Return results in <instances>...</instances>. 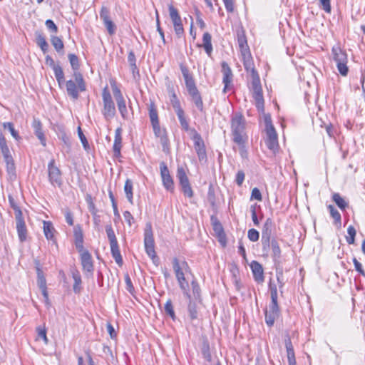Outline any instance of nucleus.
Wrapping results in <instances>:
<instances>
[{
  "instance_id": "obj_1",
  "label": "nucleus",
  "mask_w": 365,
  "mask_h": 365,
  "mask_svg": "<svg viewBox=\"0 0 365 365\" xmlns=\"http://www.w3.org/2000/svg\"><path fill=\"white\" fill-rule=\"evenodd\" d=\"M231 129L233 141L240 146H244L247 140L245 133V119L240 113H235L231 119Z\"/></svg>"
},
{
  "instance_id": "obj_2",
  "label": "nucleus",
  "mask_w": 365,
  "mask_h": 365,
  "mask_svg": "<svg viewBox=\"0 0 365 365\" xmlns=\"http://www.w3.org/2000/svg\"><path fill=\"white\" fill-rule=\"evenodd\" d=\"M67 95L76 101L79 98V93L86 91V84L81 72L73 73V78L65 81Z\"/></svg>"
},
{
  "instance_id": "obj_3",
  "label": "nucleus",
  "mask_w": 365,
  "mask_h": 365,
  "mask_svg": "<svg viewBox=\"0 0 365 365\" xmlns=\"http://www.w3.org/2000/svg\"><path fill=\"white\" fill-rule=\"evenodd\" d=\"M0 150L3 155L4 161L6 164V171L8 180L16 181V168L12 156L10 154L9 148L7 145L6 140L4 135L0 132Z\"/></svg>"
},
{
  "instance_id": "obj_4",
  "label": "nucleus",
  "mask_w": 365,
  "mask_h": 365,
  "mask_svg": "<svg viewBox=\"0 0 365 365\" xmlns=\"http://www.w3.org/2000/svg\"><path fill=\"white\" fill-rule=\"evenodd\" d=\"M264 124L266 132L265 144L272 153H275L279 148L278 136L269 115H264Z\"/></svg>"
},
{
  "instance_id": "obj_5",
  "label": "nucleus",
  "mask_w": 365,
  "mask_h": 365,
  "mask_svg": "<svg viewBox=\"0 0 365 365\" xmlns=\"http://www.w3.org/2000/svg\"><path fill=\"white\" fill-rule=\"evenodd\" d=\"M252 96L255 101V106L259 112L264 113V98L261 86L260 79L256 70H252Z\"/></svg>"
},
{
  "instance_id": "obj_6",
  "label": "nucleus",
  "mask_w": 365,
  "mask_h": 365,
  "mask_svg": "<svg viewBox=\"0 0 365 365\" xmlns=\"http://www.w3.org/2000/svg\"><path fill=\"white\" fill-rule=\"evenodd\" d=\"M144 245L145 252L151 258L153 262L155 264H158L159 259L156 255L155 250V242L153 237V233L152 230V225L150 223L146 224L144 231Z\"/></svg>"
},
{
  "instance_id": "obj_7",
  "label": "nucleus",
  "mask_w": 365,
  "mask_h": 365,
  "mask_svg": "<svg viewBox=\"0 0 365 365\" xmlns=\"http://www.w3.org/2000/svg\"><path fill=\"white\" fill-rule=\"evenodd\" d=\"M102 99L103 105L102 114L107 120H109L115 115L116 110L114 101L108 87H105L103 89Z\"/></svg>"
},
{
  "instance_id": "obj_8",
  "label": "nucleus",
  "mask_w": 365,
  "mask_h": 365,
  "mask_svg": "<svg viewBox=\"0 0 365 365\" xmlns=\"http://www.w3.org/2000/svg\"><path fill=\"white\" fill-rule=\"evenodd\" d=\"M332 52L334 55V60L336 63L337 68L341 75L346 76L348 73L349 69L346 66L347 56L346 53L341 51L339 47L333 48Z\"/></svg>"
},
{
  "instance_id": "obj_9",
  "label": "nucleus",
  "mask_w": 365,
  "mask_h": 365,
  "mask_svg": "<svg viewBox=\"0 0 365 365\" xmlns=\"http://www.w3.org/2000/svg\"><path fill=\"white\" fill-rule=\"evenodd\" d=\"M280 310L277 299H271L268 309H265V322L269 327H272L275 320L279 317Z\"/></svg>"
},
{
  "instance_id": "obj_10",
  "label": "nucleus",
  "mask_w": 365,
  "mask_h": 365,
  "mask_svg": "<svg viewBox=\"0 0 365 365\" xmlns=\"http://www.w3.org/2000/svg\"><path fill=\"white\" fill-rule=\"evenodd\" d=\"M192 135L190 136L194 142V148L200 162L206 160L207 154L204 141L197 130H192Z\"/></svg>"
},
{
  "instance_id": "obj_11",
  "label": "nucleus",
  "mask_w": 365,
  "mask_h": 365,
  "mask_svg": "<svg viewBox=\"0 0 365 365\" xmlns=\"http://www.w3.org/2000/svg\"><path fill=\"white\" fill-rule=\"evenodd\" d=\"M81 262L87 278L92 277L93 274V264L91 255L88 251H83L81 253Z\"/></svg>"
},
{
  "instance_id": "obj_12",
  "label": "nucleus",
  "mask_w": 365,
  "mask_h": 365,
  "mask_svg": "<svg viewBox=\"0 0 365 365\" xmlns=\"http://www.w3.org/2000/svg\"><path fill=\"white\" fill-rule=\"evenodd\" d=\"M37 274V284L41 291L42 295L44 298V302L47 305H49L48 294L47 292L46 280L44 277L43 272L38 267H36Z\"/></svg>"
},
{
  "instance_id": "obj_13",
  "label": "nucleus",
  "mask_w": 365,
  "mask_h": 365,
  "mask_svg": "<svg viewBox=\"0 0 365 365\" xmlns=\"http://www.w3.org/2000/svg\"><path fill=\"white\" fill-rule=\"evenodd\" d=\"M100 18L103 21L109 34L112 35L115 34L116 27L110 18V12L108 8L102 7L100 12Z\"/></svg>"
},
{
  "instance_id": "obj_14",
  "label": "nucleus",
  "mask_w": 365,
  "mask_h": 365,
  "mask_svg": "<svg viewBox=\"0 0 365 365\" xmlns=\"http://www.w3.org/2000/svg\"><path fill=\"white\" fill-rule=\"evenodd\" d=\"M272 225V220L270 218H267L263 225L262 232V243L264 248L269 247Z\"/></svg>"
},
{
  "instance_id": "obj_15",
  "label": "nucleus",
  "mask_w": 365,
  "mask_h": 365,
  "mask_svg": "<svg viewBox=\"0 0 365 365\" xmlns=\"http://www.w3.org/2000/svg\"><path fill=\"white\" fill-rule=\"evenodd\" d=\"M15 220L19 239L21 242H24L27 239L28 230L23 215L16 217Z\"/></svg>"
},
{
  "instance_id": "obj_16",
  "label": "nucleus",
  "mask_w": 365,
  "mask_h": 365,
  "mask_svg": "<svg viewBox=\"0 0 365 365\" xmlns=\"http://www.w3.org/2000/svg\"><path fill=\"white\" fill-rule=\"evenodd\" d=\"M222 73L223 74L222 82L225 84L223 91L225 93L232 81V72L229 65L223 61L221 64Z\"/></svg>"
},
{
  "instance_id": "obj_17",
  "label": "nucleus",
  "mask_w": 365,
  "mask_h": 365,
  "mask_svg": "<svg viewBox=\"0 0 365 365\" xmlns=\"http://www.w3.org/2000/svg\"><path fill=\"white\" fill-rule=\"evenodd\" d=\"M155 135L160 139V142L163 145L164 151L168 148L169 140L167 136V133L165 129H162L160 127V123L152 125Z\"/></svg>"
},
{
  "instance_id": "obj_18",
  "label": "nucleus",
  "mask_w": 365,
  "mask_h": 365,
  "mask_svg": "<svg viewBox=\"0 0 365 365\" xmlns=\"http://www.w3.org/2000/svg\"><path fill=\"white\" fill-rule=\"evenodd\" d=\"M250 267L255 280L258 283L262 282L264 281V271L262 264L257 261H252Z\"/></svg>"
},
{
  "instance_id": "obj_19",
  "label": "nucleus",
  "mask_w": 365,
  "mask_h": 365,
  "mask_svg": "<svg viewBox=\"0 0 365 365\" xmlns=\"http://www.w3.org/2000/svg\"><path fill=\"white\" fill-rule=\"evenodd\" d=\"M173 267L176 278L182 277L184 271H186L189 267L185 261L180 262L177 258L173 259Z\"/></svg>"
},
{
  "instance_id": "obj_20",
  "label": "nucleus",
  "mask_w": 365,
  "mask_h": 365,
  "mask_svg": "<svg viewBox=\"0 0 365 365\" xmlns=\"http://www.w3.org/2000/svg\"><path fill=\"white\" fill-rule=\"evenodd\" d=\"M48 177L51 182H58L61 178L60 170L55 165V160L52 159L48 165Z\"/></svg>"
},
{
  "instance_id": "obj_21",
  "label": "nucleus",
  "mask_w": 365,
  "mask_h": 365,
  "mask_svg": "<svg viewBox=\"0 0 365 365\" xmlns=\"http://www.w3.org/2000/svg\"><path fill=\"white\" fill-rule=\"evenodd\" d=\"M180 70L185 80L187 91L197 88L195 80L192 76L190 73L188 68L186 66L181 65Z\"/></svg>"
},
{
  "instance_id": "obj_22",
  "label": "nucleus",
  "mask_w": 365,
  "mask_h": 365,
  "mask_svg": "<svg viewBox=\"0 0 365 365\" xmlns=\"http://www.w3.org/2000/svg\"><path fill=\"white\" fill-rule=\"evenodd\" d=\"M187 92H188L189 95L191 96L192 101H193V103H195L196 107L201 112H202L204 110L203 102H202V97L200 96V93L197 88L187 90Z\"/></svg>"
},
{
  "instance_id": "obj_23",
  "label": "nucleus",
  "mask_w": 365,
  "mask_h": 365,
  "mask_svg": "<svg viewBox=\"0 0 365 365\" xmlns=\"http://www.w3.org/2000/svg\"><path fill=\"white\" fill-rule=\"evenodd\" d=\"M122 129L121 128H118L115 131V140L113 146V150L114 152L115 156L120 155V150L122 147Z\"/></svg>"
},
{
  "instance_id": "obj_24",
  "label": "nucleus",
  "mask_w": 365,
  "mask_h": 365,
  "mask_svg": "<svg viewBox=\"0 0 365 365\" xmlns=\"http://www.w3.org/2000/svg\"><path fill=\"white\" fill-rule=\"evenodd\" d=\"M284 341L289 365H297L294 348L289 336H287Z\"/></svg>"
},
{
  "instance_id": "obj_25",
  "label": "nucleus",
  "mask_w": 365,
  "mask_h": 365,
  "mask_svg": "<svg viewBox=\"0 0 365 365\" xmlns=\"http://www.w3.org/2000/svg\"><path fill=\"white\" fill-rule=\"evenodd\" d=\"M32 127L37 138L40 140L43 145H46V140L42 130V125L39 120L34 118L32 123Z\"/></svg>"
},
{
  "instance_id": "obj_26",
  "label": "nucleus",
  "mask_w": 365,
  "mask_h": 365,
  "mask_svg": "<svg viewBox=\"0 0 365 365\" xmlns=\"http://www.w3.org/2000/svg\"><path fill=\"white\" fill-rule=\"evenodd\" d=\"M43 230L46 238L48 240L54 241V232H56L53 224L50 221H43Z\"/></svg>"
},
{
  "instance_id": "obj_27",
  "label": "nucleus",
  "mask_w": 365,
  "mask_h": 365,
  "mask_svg": "<svg viewBox=\"0 0 365 365\" xmlns=\"http://www.w3.org/2000/svg\"><path fill=\"white\" fill-rule=\"evenodd\" d=\"M272 247V257L275 264H279L281 262V250L278 242L275 240L270 241Z\"/></svg>"
},
{
  "instance_id": "obj_28",
  "label": "nucleus",
  "mask_w": 365,
  "mask_h": 365,
  "mask_svg": "<svg viewBox=\"0 0 365 365\" xmlns=\"http://www.w3.org/2000/svg\"><path fill=\"white\" fill-rule=\"evenodd\" d=\"M168 10H169L170 17L173 24V26H176L177 24H181L182 19L178 13V9L176 8H175L172 4H170L168 6Z\"/></svg>"
},
{
  "instance_id": "obj_29",
  "label": "nucleus",
  "mask_w": 365,
  "mask_h": 365,
  "mask_svg": "<svg viewBox=\"0 0 365 365\" xmlns=\"http://www.w3.org/2000/svg\"><path fill=\"white\" fill-rule=\"evenodd\" d=\"M168 10H169L170 17L173 24V26H176L177 24H181L182 19L178 13V9L176 8H175L172 4H170L168 6Z\"/></svg>"
},
{
  "instance_id": "obj_30",
  "label": "nucleus",
  "mask_w": 365,
  "mask_h": 365,
  "mask_svg": "<svg viewBox=\"0 0 365 365\" xmlns=\"http://www.w3.org/2000/svg\"><path fill=\"white\" fill-rule=\"evenodd\" d=\"M203 44L202 46L207 53V54L210 56L212 52V36L208 32H205L203 34L202 37Z\"/></svg>"
},
{
  "instance_id": "obj_31",
  "label": "nucleus",
  "mask_w": 365,
  "mask_h": 365,
  "mask_svg": "<svg viewBox=\"0 0 365 365\" xmlns=\"http://www.w3.org/2000/svg\"><path fill=\"white\" fill-rule=\"evenodd\" d=\"M110 245V252L113 257L114 258L115 262L118 265H121L123 264V259L120 252L119 246L118 242L111 243Z\"/></svg>"
},
{
  "instance_id": "obj_32",
  "label": "nucleus",
  "mask_w": 365,
  "mask_h": 365,
  "mask_svg": "<svg viewBox=\"0 0 365 365\" xmlns=\"http://www.w3.org/2000/svg\"><path fill=\"white\" fill-rule=\"evenodd\" d=\"M160 170L163 182H173V180L170 175L168 166L165 162L160 163Z\"/></svg>"
},
{
  "instance_id": "obj_33",
  "label": "nucleus",
  "mask_w": 365,
  "mask_h": 365,
  "mask_svg": "<svg viewBox=\"0 0 365 365\" xmlns=\"http://www.w3.org/2000/svg\"><path fill=\"white\" fill-rule=\"evenodd\" d=\"M177 115H178V120L180 121V125H181L182 128L185 131L188 133V134L190 136H192V130H196L195 128H190L189 123H188L187 120L185 118V113H182L178 114Z\"/></svg>"
},
{
  "instance_id": "obj_34",
  "label": "nucleus",
  "mask_w": 365,
  "mask_h": 365,
  "mask_svg": "<svg viewBox=\"0 0 365 365\" xmlns=\"http://www.w3.org/2000/svg\"><path fill=\"white\" fill-rule=\"evenodd\" d=\"M53 71L58 84L61 88L66 81L63 71L60 65L53 68Z\"/></svg>"
},
{
  "instance_id": "obj_35",
  "label": "nucleus",
  "mask_w": 365,
  "mask_h": 365,
  "mask_svg": "<svg viewBox=\"0 0 365 365\" xmlns=\"http://www.w3.org/2000/svg\"><path fill=\"white\" fill-rule=\"evenodd\" d=\"M188 170L185 165L179 166L177 170V177L179 182H188V178L187 175Z\"/></svg>"
},
{
  "instance_id": "obj_36",
  "label": "nucleus",
  "mask_w": 365,
  "mask_h": 365,
  "mask_svg": "<svg viewBox=\"0 0 365 365\" xmlns=\"http://www.w3.org/2000/svg\"><path fill=\"white\" fill-rule=\"evenodd\" d=\"M75 245L78 251L81 253L83 251V237L81 230H75Z\"/></svg>"
},
{
  "instance_id": "obj_37",
  "label": "nucleus",
  "mask_w": 365,
  "mask_h": 365,
  "mask_svg": "<svg viewBox=\"0 0 365 365\" xmlns=\"http://www.w3.org/2000/svg\"><path fill=\"white\" fill-rule=\"evenodd\" d=\"M72 277L74 280L73 284V291L75 293H79L81 291V277L78 270H74L72 272Z\"/></svg>"
},
{
  "instance_id": "obj_38",
  "label": "nucleus",
  "mask_w": 365,
  "mask_h": 365,
  "mask_svg": "<svg viewBox=\"0 0 365 365\" xmlns=\"http://www.w3.org/2000/svg\"><path fill=\"white\" fill-rule=\"evenodd\" d=\"M149 117L152 125L159 124L158 111L154 103H151L149 106Z\"/></svg>"
},
{
  "instance_id": "obj_39",
  "label": "nucleus",
  "mask_w": 365,
  "mask_h": 365,
  "mask_svg": "<svg viewBox=\"0 0 365 365\" xmlns=\"http://www.w3.org/2000/svg\"><path fill=\"white\" fill-rule=\"evenodd\" d=\"M331 216L334 220V223L336 226H340L341 223V215L339 211L331 205L328 206Z\"/></svg>"
},
{
  "instance_id": "obj_40",
  "label": "nucleus",
  "mask_w": 365,
  "mask_h": 365,
  "mask_svg": "<svg viewBox=\"0 0 365 365\" xmlns=\"http://www.w3.org/2000/svg\"><path fill=\"white\" fill-rule=\"evenodd\" d=\"M189 299L188 303V313L189 317L192 320L196 319L197 318V306L195 302L192 301L191 297Z\"/></svg>"
},
{
  "instance_id": "obj_41",
  "label": "nucleus",
  "mask_w": 365,
  "mask_h": 365,
  "mask_svg": "<svg viewBox=\"0 0 365 365\" xmlns=\"http://www.w3.org/2000/svg\"><path fill=\"white\" fill-rule=\"evenodd\" d=\"M177 280L179 283L180 289L183 291L184 294L186 296L187 299L190 298V294L188 292V282L185 279V274L182 275V277L177 278Z\"/></svg>"
},
{
  "instance_id": "obj_42",
  "label": "nucleus",
  "mask_w": 365,
  "mask_h": 365,
  "mask_svg": "<svg viewBox=\"0 0 365 365\" xmlns=\"http://www.w3.org/2000/svg\"><path fill=\"white\" fill-rule=\"evenodd\" d=\"M128 61L129 63L130 69L133 74H135V72L138 73V69L136 66V58L135 53L133 51H130L128 56Z\"/></svg>"
},
{
  "instance_id": "obj_43",
  "label": "nucleus",
  "mask_w": 365,
  "mask_h": 365,
  "mask_svg": "<svg viewBox=\"0 0 365 365\" xmlns=\"http://www.w3.org/2000/svg\"><path fill=\"white\" fill-rule=\"evenodd\" d=\"M68 58L71 63V68L73 71V73L79 72L78 69L80 67V64L78 56L73 53H70L68 54Z\"/></svg>"
},
{
  "instance_id": "obj_44",
  "label": "nucleus",
  "mask_w": 365,
  "mask_h": 365,
  "mask_svg": "<svg viewBox=\"0 0 365 365\" xmlns=\"http://www.w3.org/2000/svg\"><path fill=\"white\" fill-rule=\"evenodd\" d=\"M9 202L11 207L14 210L15 217H19V215H23L22 211L20 207L17 205L16 202L14 199V197L9 195Z\"/></svg>"
},
{
  "instance_id": "obj_45",
  "label": "nucleus",
  "mask_w": 365,
  "mask_h": 365,
  "mask_svg": "<svg viewBox=\"0 0 365 365\" xmlns=\"http://www.w3.org/2000/svg\"><path fill=\"white\" fill-rule=\"evenodd\" d=\"M332 200L341 210H345L347 207V203L339 193H334L332 195Z\"/></svg>"
},
{
  "instance_id": "obj_46",
  "label": "nucleus",
  "mask_w": 365,
  "mask_h": 365,
  "mask_svg": "<svg viewBox=\"0 0 365 365\" xmlns=\"http://www.w3.org/2000/svg\"><path fill=\"white\" fill-rule=\"evenodd\" d=\"M51 42L57 52H60L63 48L62 40L56 36H51Z\"/></svg>"
},
{
  "instance_id": "obj_47",
  "label": "nucleus",
  "mask_w": 365,
  "mask_h": 365,
  "mask_svg": "<svg viewBox=\"0 0 365 365\" xmlns=\"http://www.w3.org/2000/svg\"><path fill=\"white\" fill-rule=\"evenodd\" d=\"M211 220L214 231L219 237H221L222 235H224V230L221 223L213 217H211Z\"/></svg>"
},
{
  "instance_id": "obj_48",
  "label": "nucleus",
  "mask_w": 365,
  "mask_h": 365,
  "mask_svg": "<svg viewBox=\"0 0 365 365\" xmlns=\"http://www.w3.org/2000/svg\"><path fill=\"white\" fill-rule=\"evenodd\" d=\"M86 203L88 205V210L90 211V212L93 215H96V214H97V209H96V207L95 206V204L93 202V200L91 195L86 194Z\"/></svg>"
},
{
  "instance_id": "obj_49",
  "label": "nucleus",
  "mask_w": 365,
  "mask_h": 365,
  "mask_svg": "<svg viewBox=\"0 0 365 365\" xmlns=\"http://www.w3.org/2000/svg\"><path fill=\"white\" fill-rule=\"evenodd\" d=\"M349 236L346 237V242L349 245H353L355 242V236L356 234V229L354 226L350 225L347 229Z\"/></svg>"
},
{
  "instance_id": "obj_50",
  "label": "nucleus",
  "mask_w": 365,
  "mask_h": 365,
  "mask_svg": "<svg viewBox=\"0 0 365 365\" xmlns=\"http://www.w3.org/2000/svg\"><path fill=\"white\" fill-rule=\"evenodd\" d=\"M106 232L107 237H108L110 244L118 242L117 238L115 237L114 230H113L111 225H107L106 226Z\"/></svg>"
},
{
  "instance_id": "obj_51",
  "label": "nucleus",
  "mask_w": 365,
  "mask_h": 365,
  "mask_svg": "<svg viewBox=\"0 0 365 365\" xmlns=\"http://www.w3.org/2000/svg\"><path fill=\"white\" fill-rule=\"evenodd\" d=\"M3 126L5 129H8L14 138L19 140L21 138L19 135L18 132L14 129V124L10 122L3 123Z\"/></svg>"
},
{
  "instance_id": "obj_52",
  "label": "nucleus",
  "mask_w": 365,
  "mask_h": 365,
  "mask_svg": "<svg viewBox=\"0 0 365 365\" xmlns=\"http://www.w3.org/2000/svg\"><path fill=\"white\" fill-rule=\"evenodd\" d=\"M117 106L122 118L125 119L127 118L128 111L125 99L117 101Z\"/></svg>"
},
{
  "instance_id": "obj_53",
  "label": "nucleus",
  "mask_w": 365,
  "mask_h": 365,
  "mask_svg": "<svg viewBox=\"0 0 365 365\" xmlns=\"http://www.w3.org/2000/svg\"><path fill=\"white\" fill-rule=\"evenodd\" d=\"M244 67L247 71H250L251 75L252 74V70H255L253 67V63L250 59L249 53H244Z\"/></svg>"
},
{
  "instance_id": "obj_54",
  "label": "nucleus",
  "mask_w": 365,
  "mask_h": 365,
  "mask_svg": "<svg viewBox=\"0 0 365 365\" xmlns=\"http://www.w3.org/2000/svg\"><path fill=\"white\" fill-rule=\"evenodd\" d=\"M165 312L167 315L170 316L173 320L175 319V314L173 309L172 301L168 300L165 304Z\"/></svg>"
},
{
  "instance_id": "obj_55",
  "label": "nucleus",
  "mask_w": 365,
  "mask_h": 365,
  "mask_svg": "<svg viewBox=\"0 0 365 365\" xmlns=\"http://www.w3.org/2000/svg\"><path fill=\"white\" fill-rule=\"evenodd\" d=\"M269 290L270 292L271 299H277L278 294L277 284L272 279H270L269 282Z\"/></svg>"
},
{
  "instance_id": "obj_56",
  "label": "nucleus",
  "mask_w": 365,
  "mask_h": 365,
  "mask_svg": "<svg viewBox=\"0 0 365 365\" xmlns=\"http://www.w3.org/2000/svg\"><path fill=\"white\" fill-rule=\"evenodd\" d=\"M124 190L128 200L133 204V186L132 184H125Z\"/></svg>"
},
{
  "instance_id": "obj_57",
  "label": "nucleus",
  "mask_w": 365,
  "mask_h": 365,
  "mask_svg": "<svg viewBox=\"0 0 365 365\" xmlns=\"http://www.w3.org/2000/svg\"><path fill=\"white\" fill-rule=\"evenodd\" d=\"M248 239L252 242H257L259 240V234L255 229H250L247 233Z\"/></svg>"
},
{
  "instance_id": "obj_58",
  "label": "nucleus",
  "mask_w": 365,
  "mask_h": 365,
  "mask_svg": "<svg viewBox=\"0 0 365 365\" xmlns=\"http://www.w3.org/2000/svg\"><path fill=\"white\" fill-rule=\"evenodd\" d=\"M192 290L194 297L197 299L200 297V288L198 283L195 281L191 282Z\"/></svg>"
},
{
  "instance_id": "obj_59",
  "label": "nucleus",
  "mask_w": 365,
  "mask_h": 365,
  "mask_svg": "<svg viewBox=\"0 0 365 365\" xmlns=\"http://www.w3.org/2000/svg\"><path fill=\"white\" fill-rule=\"evenodd\" d=\"M238 43H239V46H240V48L242 55H244V53H249L247 51V41H246L245 36L239 37Z\"/></svg>"
},
{
  "instance_id": "obj_60",
  "label": "nucleus",
  "mask_w": 365,
  "mask_h": 365,
  "mask_svg": "<svg viewBox=\"0 0 365 365\" xmlns=\"http://www.w3.org/2000/svg\"><path fill=\"white\" fill-rule=\"evenodd\" d=\"M182 186V191L185 196L188 197H192L193 195L192 189L190 186V184H180Z\"/></svg>"
},
{
  "instance_id": "obj_61",
  "label": "nucleus",
  "mask_w": 365,
  "mask_h": 365,
  "mask_svg": "<svg viewBox=\"0 0 365 365\" xmlns=\"http://www.w3.org/2000/svg\"><path fill=\"white\" fill-rule=\"evenodd\" d=\"M112 89H113V95L115 98L116 102L121 101V100H124V98L123 96V94H122L120 90L117 87V86L115 83L112 84Z\"/></svg>"
},
{
  "instance_id": "obj_62",
  "label": "nucleus",
  "mask_w": 365,
  "mask_h": 365,
  "mask_svg": "<svg viewBox=\"0 0 365 365\" xmlns=\"http://www.w3.org/2000/svg\"><path fill=\"white\" fill-rule=\"evenodd\" d=\"M36 43L37 45L41 47L42 46H45V44L47 43L46 41V38L42 33L41 32H36Z\"/></svg>"
},
{
  "instance_id": "obj_63",
  "label": "nucleus",
  "mask_w": 365,
  "mask_h": 365,
  "mask_svg": "<svg viewBox=\"0 0 365 365\" xmlns=\"http://www.w3.org/2000/svg\"><path fill=\"white\" fill-rule=\"evenodd\" d=\"M45 25L46 28L52 33L56 34L58 32V27L53 22V21L51 19H48L45 22Z\"/></svg>"
},
{
  "instance_id": "obj_64",
  "label": "nucleus",
  "mask_w": 365,
  "mask_h": 365,
  "mask_svg": "<svg viewBox=\"0 0 365 365\" xmlns=\"http://www.w3.org/2000/svg\"><path fill=\"white\" fill-rule=\"evenodd\" d=\"M355 269L363 277H365V271L363 269L362 264L354 257L353 259Z\"/></svg>"
}]
</instances>
